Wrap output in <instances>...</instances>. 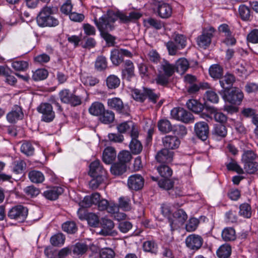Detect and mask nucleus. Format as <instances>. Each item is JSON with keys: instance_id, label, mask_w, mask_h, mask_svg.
Masks as SVG:
<instances>
[{"instance_id": "obj_32", "label": "nucleus", "mask_w": 258, "mask_h": 258, "mask_svg": "<svg viewBox=\"0 0 258 258\" xmlns=\"http://www.w3.org/2000/svg\"><path fill=\"white\" fill-rule=\"evenodd\" d=\"M99 119L100 121L104 124H110L113 122L115 114L111 110L104 109Z\"/></svg>"}, {"instance_id": "obj_31", "label": "nucleus", "mask_w": 258, "mask_h": 258, "mask_svg": "<svg viewBox=\"0 0 258 258\" xmlns=\"http://www.w3.org/2000/svg\"><path fill=\"white\" fill-rule=\"evenodd\" d=\"M210 76L214 79H220L223 74V68L219 64H213L209 70Z\"/></svg>"}, {"instance_id": "obj_21", "label": "nucleus", "mask_w": 258, "mask_h": 258, "mask_svg": "<svg viewBox=\"0 0 258 258\" xmlns=\"http://www.w3.org/2000/svg\"><path fill=\"white\" fill-rule=\"evenodd\" d=\"M175 71L176 67L174 64L169 63V61L165 59H163L161 62L159 72L170 77Z\"/></svg>"}, {"instance_id": "obj_1", "label": "nucleus", "mask_w": 258, "mask_h": 258, "mask_svg": "<svg viewBox=\"0 0 258 258\" xmlns=\"http://www.w3.org/2000/svg\"><path fill=\"white\" fill-rule=\"evenodd\" d=\"M117 17L113 12L108 11L106 14L103 15L99 20L94 19V22L100 32L102 38L108 44L113 45L115 38L108 33V31L114 29L113 23L116 21Z\"/></svg>"}, {"instance_id": "obj_46", "label": "nucleus", "mask_w": 258, "mask_h": 258, "mask_svg": "<svg viewBox=\"0 0 258 258\" xmlns=\"http://www.w3.org/2000/svg\"><path fill=\"white\" fill-rule=\"evenodd\" d=\"M85 219H86L88 224L91 227H96L99 223L98 216L93 213H89L85 215Z\"/></svg>"}, {"instance_id": "obj_6", "label": "nucleus", "mask_w": 258, "mask_h": 258, "mask_svg": "<svg viewBox=\"0 0 258 258\" xmlns=\"http://www.w3.org/2000/svg\"><path fill=\"white\" fill-rule=\"evenodd\" d=\"M37 111L42 114L41 120L45 122H50L55 118V112L51 104L48 103H41L37 107Z\"/></svg>"}, {"instance_id": "obj_55", "label": "nucleus", "mask_w": 258, "mask_h": 258, "mask_svg": "<svg viewBox=\"0 0 258 258\" xmlns=\"http://www.w3.org/2000/svg\"><path fill=\"white\" fill-rule=\"evenodd\" d=\"M34 151L33 147L29 142H24L21 146V151L28 156L32 155Z\"/></svg>"}, {"instance_id": "obj_58", "label": "nucleus", "mask_w": 258, "mask_h": 258, "mask_svg": "<svg viewBox=\"0 0 258 258\" xmlns=\"http://www.w3.org/2000/svg\"><path fill=\"white\" fill-rule=\"evenodd\" d=\"M256 154L252 150L244 151L242 156V160L244 163L252 162L256 159Z\"/></svg>"}, {"instance_id": "obj_11", "label": "nucleus", "mask_w": 258, "mask_h": 258, "mask_svg": "<svg viewBox=\"0 0 258 258\" xmlns=\"http://www.w3.org/2000/svg\"><path fill=\"white\" fill-rule=\"evenodd\" d=\"M175 220L171 218L168 219L171 230H174L179 227V224H182L186 220L187 215L182 209H179L176 211L173 214Z\"/></svg>"}, {"instance_id": "obj_27", "label": "nucleus", "mask_w": 258, "mask_h": 258, "mask_svg": "<svg viewBox=\"0 0 258 258\" xmlns=\"http://www.w3.org/2000/svg\"><path fill=\"white\" fill-rule=\"evenodd\" d=\"M158 12L159 16L163 19L170 17L172 14V8L168 4H160L158 7Z\"/></svg>"}, {"instance_id": "obj_8", "label": "nucleus", "mask_w": 258, "mask_h": 258, "mask_svg": "<svg viewBox=\"0 0 258 258\" xmlns=\"http://www.w3.org/2000/svg\"><path fill=\"white\" fill-rule=\"evenodd\" d=\"M100 224L101 229L99 231V234L103 236H115L117 235V232L113 229L114 224L113 221L110 219L102 218L101 220Z\"/></svg>"}, {"instance_id": "obj_3", "label": "nucleus", "mask_w": 258, "mask_h": 258, "mask_svg": "<svg viewBox=\"0 0 258 258\" xmlns=\"http://www.w3.org/2000/svg\"><path fill=\"white\" fill-rule=\"evenodd\" d=\"M28 213V209L21 205L13 207L8 213V217L19 222H22L26 219Z\"/></svg>"}, {"instance_id": "obj_45", "label": "nucleus", "mask_w": 258, "mask_h": 258, "mask_svg": "<svg viewBox=\"0 0 258 258\" xmlns=\"http://www.w3.org/2000/svg\"><path fill=\"white\" fill-rule=\"evenodd\" d=\"M145 22L150 27L156 29L160 30L164 27V24L160 20L153 18H149L145 20Z\"/></svg>"}, {"instance_id": "obj_25", "label": "nucleus", "mask_w": 258, "mask_h": 258, "mask_svg": "<svg viewBox=\"0 0 258 258\" xmlns=\"http://www.w3.org/2000/svg\"><path fill=\"white\" fill-rule=\"evenodd\" d=\"M108 106L119 113H122L124 108L122 100L117 97H114L107 100Z\"/></svg>"}, {"instance_id": "obj_28", "label": "nucleus", "mask_w": 258, "mask_h": 258, "mask_svg": "<svg viewBox=\"0 0 258 258\" xmlns=\"http://www.w3.org/2000/svg\"><path fill=\"white\" fill-rule=\"evenodd\" d=\"M99 197L100 194L98 192L93 193L91 196H87L84 197L80 204L84 208L90 207L92 204H96V202L99 200Z\"/></svg>"}, {"instance_id": "obj_35", "label": "nucleus", "mask_w": 258, "mask_h": 258, "mask_svg": "<svg viewBox=\"0 0 258 258\" xmlns=\"http://www.w3.org/2000/svg\"><path fill=\"white\" fill-rule=\"evenodd\" d=\"M231 253V248L228 244L221 245L217 251V256L220 258H228Z\"/></svg>"}, {"instance_id": "obj_57", "label": "nucleus", "mask_w": 258, "mask_h": 258, "mask_svg": "<svg viewBox=\"0 0 258 258\" xmlns=\"http://www.w3.org/2000/svg\"><path fill=\"white\" fill-rule=\"evenodd\" d=\"M143 249L145 251L156 253L157 245L154 241H147L144 243Z\"/></svg>"}, {"instance_id": "obj_49", "label": "nucleus", "mask_w": 258, "mask_h": 258, "mask_svg": "<svg viewBox=\"0 0 258 258\" xmlns=\"http://www.w3.org/2000/svg\"><path fill=\"white\" fill-rule=\"evenodd\" d=\"M239 13L241 19L243 21H248L250 17V11L245 5H242L239 7Z\"/></svg>"}, {"instance_id": "obj_13", "label": "nucleus", "mask_w": 258, "mask_h": 258, "mask_svg": "<svg viewBox=\"0 0 258 258\" xmlns=\"http://www.w3.org/2000/svg\"><path fill=\"white\" fill-rule=\"evenodd\" d=\"M174 152L164 148L159 151L155 156L156 161L161 164H168L173 160Z\"/></svg>"}, {"instance_id": "obj_40", "label": "nucleus", "mask_w": 258, "mask_h": 258, "mask_svg": "<svg viewBox=\"0 0 258 258\" xmlns=\"http://www.w3.org/2000/svg\"><path fill=\"white\" fill-rule=\"evenodd\" d=\"M44 18L42 17V20L40 19V26L41 27H55L59 24L58 20L53 16L47 18L46 20H44Z\"/></svg>"}, {"instance_id": "obj_2", "label": "nucleus", "mask_w": 258, "mask_h": 258, "mask_svg": "<svg viewBox=\"0 0 258 258\" xmlns=\"http://www.w3.org/2000/svg\"><path fill=\"white\" fill-rule=\"evenodd\" d=\"M132 96L137 101L143 102L146 98H148L150 102L154 104L157 102L160 97L159 94L155 93L154 90L147 88H143L142 90H134Z\"/></svg>"}, {"instance_id": "obj_60", "label": "nucleus", "mask_w": 258, "mask_h": 258, "mask_svg": "<svg viewBox=\"0 0 258 258\" xmlns=\"http://www.w3.org/2000/svg\"><path fill=\"white\" fill-rule=\"evenodd\" d=\"M244 169L249 174H253L258 169V163L256 162L244 163Z\"/></svg>"}, {"instance_id": "obj_42", "label": "nucleus", "mask_w": 258, "mask_h": 258, "mask_svg": "<svg viewBox=\"0 0 258 258\" xmlns=\"http://www.w3.org/2000/svg\"><path fill=\"white\" fill-rule=\"evenodd\" d=\"M130 148L133 154L137 155L142 152L143 146L140 141L137 139H134L132 140L130 144Z\"/></svg>"}, {"instance_id": "obj_34", "label": "nucleus", "mask_w": 258, "mask_h": 258, "mask_svg": "<svg viewBox=\"0 0 258 258\" xmlns=\"http://www.w3.org/2000/svg\"><path fill=\"white\" fill-rule=\"evenodd\" d=\"M28 176L31 182L36 183H42L44 180L43 174L37 170H32L29 172Z\"/></svg>"}, {"instance_id": "obj_41", "label": "nucleus", "mask_w": 258, "mask_h": 258, "mask_svg": "<svg viewBox=\"0 0 258 258\" xmlns=\"http://www.w3.org/2000/svg\"><path fill=\"white\" fill-rule=\"evenodd\" d=\"M52 14L53 10L51 7L47 6L43 7L37 17V22L38 25H40V19L42 20V17H44V20H46L47 18H49V17L52 16Z\"/></svg>"}, {"instance_id": "obj_15", "label": "nucleus", "mask_w": 258, "mask_h": 258, "mask_svg": "<svg viewBox=\"0 0 258 258\" xmlns=\"http://www.w3.org/2000/svg\"><path fill=\"white\" fill-rule=\"evenodd\" d=\"M195 132L197 137L201 140L206 141L209 136V126L204 121L197 122L195 125Z\"/></svg>"}, {"instance_id": "obj_52", "label": "nucleus", "mask_w": 258, "mask_h": 258, "mask_svg": "<svg viewBox=\"0 0 258 258\" xmlns=\"http://www.w3.org/2000/svg\"><path fill=\"white\" fill-rule=\"evenodd\" d=\"M239 214L244 217L249 218L251 215V211L250 206L247 204L244 203L239 206Z\"/></svg>"}, {"instance_id": "obj_39", "label": "nucleus", "mask_w": 258, "mask_h": 258, "mask_svg": "<svg viewBox=\"0 0 258 258\" xmlns=\"http://www.w3.org/2000/svg\"><path fill=\"white\" fill-rule=\"evenodd\" d=\"M166 164H161L157 169L161 177L164 178H169L172 174V170Z\"/></svg>"}, {"instance_id": "obj_48", "label": "nucleus", "mask_w": 258, "mask_h": 258, "mask_svg": "<svg viewBox=\"0 0 258 258\" xmlns=\"http://www.w3.org/2000/svg\"><path fill=\"white\" fill-rule=\"evenodd\" d=\"M213 133L217 137L224 138L227 135V131L225 125L218 124L215 125Z\"/></svg>"}, {"instance_id": "obj_4", "label": "nucleus", "mask_w": 258, "mask_h": 258, "mask_svg": "<svg viewBox=\"0 0 258 258\" xmlns=\"http://www.w3.org/2000/svg\"><path fill=\"white\" fill-rule=\"evenodd\" d=\"M58 95L60 101L63 103L70 104L72 106H76L80 105L82 103L81 97L68 89L61 90Z\"/></svg>"}, {"instance_id": "obj_26", "label": "nucleus", "mask_w": 258, "mask_h": 258, "mask_svg": "<svg viewBox=\"0 0 258 258\" xmlns=\"http://www.w3.org/2000/svg\"><path fill=\"white\" fill-rule=\"evenodd\" d=\"M186 105L188 109L196 113H199L203 111L204 105L197 100L190 99L186 103Z\"/></svg>"}, {"instance_id": "obj_38", "label": "nucleus", "mask_w": 258, "mask_h": 258, "mask_svg": "<svg viewBox=\"0 0 258 258\" xmlns=\"http://www.w3.org/2000/svg\"><path fill=\"white\" fill-rule=\"evenodd\" d=\"M175 66L177 72L182 73L188 69L189 63L186 59L181 58L176 61Z\"/></svg>"}, {"instance_id": "obj_64", "label": "nucleus", "mask_w": 258, "mask_h": 258, "mask_svg": "<svg viewBox=\"0 0 258 258\" xmlns=\"http://www.w3.org/2000/svg\"><path fill=\"white\" fill-rule=\"evenodd\" d=\"M118 158L119 162L125 164L131 160L132 155L129 151H123L119 153Z\"/></svg>"}, {"instance_id": "obj_50", "label": "nucleus", "mask_w": 258, "mask_h": 258, "mask_svg": "<svg viewBox=\"0 0 258 258\" xmlns=\"http://www.w3.org/2000/svg\"><path fill=\"white\" fill-rule=\"evenodd\" d=\"M65 237L61 233H58L52 236L50 238V242L52 245L55 246L62 245L64 242Z\"/></svg>"}, {"instance_id": "obj_51", "label": "nucleus", "mask_w": 258, "mask_h": 258, "mask_svg": "<svg viewBox=\"0 0 258 258\" xmlns=\"http://www.w3.org/2000/svg\"><path fill=\"white\" fill-rule=\"evenodd\" d=\"M118 207L124 211H129L131 209V200L127 197H120L119 199Z\"/></svg>"}, {"instance_id": "obj_24", "label": "nucleus", "mask_w": 258, "mask_h": 258, "mask_svg": "<svg viewBox=\"0 0 258 258\" xmlns=\"http://www.w3.org/2000/svg\"><path fill=\"white\" fill-rule=\"evenodd\" d=\"M115 15L116 16L117 19L119 18L120 20L123 23H128L133 20H137L142 16L139 13L135 12L130 13L128 16H126L120 12L115 13Z\"/></svg>"}, {"instance_id": "obj_29", "label": "nucleus", "mask_w": 258, "mask_h": 258, "mask_svg": "<svg viewBox=\"0 0 258 258\" xmlns=\"http://www.w3.org/2000/svg\"><path fill=\"white\" fill-rule=\"evenodd\" d=\"M207 109L211 113V118L214 117L215 120L220 123H224L227 121V117L223 113L218 112L213 107H207Z\"/></svg>"}, {"instance_id": "obj_12", "label": "nucleus", "mask_w": 258, "mask_h": 258, "mask_svg": "<svg viewBox=\"0 0 258 258\" xmlns=\"http://www.w3.org/2000/svg\"><path fill=\"white\" fill-rule=\"evenodd\" d=\"M203 243L202 237L195 234L188 235L185 239L186 246L189 249L197 250L201 248Z\"/></svg>"}, {"instance_id": "obj_36", "label": "nucleus", "mask_w": 258, "mask_h": 258, "mask_svg": "<svg viewBox=\"0 0 258 258\" xmlns=\"http://www.w3.org/2000/svg\"><path fill=\"white\" fill-rule=\"evenodd\" d=\"M159 130L162 133L166 134L172 131L173 126L167 119H161L158 122Z\"/></svg>"}, {"instance_id": "obj_22", "label": "nucleus", "mask_w": 258, "mask_h": 258, "mask_svg": "<svg viewBox=\"0 0 258 258\" xmlns=\"http://www.w3.org/2000/svg\"><path fill=\"white\" fill-rule=\"evenodd\" d=\"M235 81V78L233 75L227 73L220 79L219 82L224 91L230 90Z\"/></svg>"}, {"instance_id": "obj_5", "label": "nucleus", "mask_w": 258, "mask_h": 258, "mask_svg": "<svg viewBox=\"0 0 258 258\" xmlns=\"http://www.w3.org/2000/svg\"><path fill=\"white\" fill-rule=\"evenodd\" d=\"M224 99L233 104L239 105L243 98V94L241 90L237 88H232L227 91H224Z\"/></svg>"}, {"instance_id": "obj_30", "label": "nucleus", "mask_w": 258, "mask_h": 258, "mask_svg": "<svg viewBox=\"0 0 258 258\" xmlns=\"http://www.w3.org/2000/svg\"><path fill=\"white\" fill-rule=\"evenodd\" d=\"M105 107L104 105L99 102H95L92 104L89 109V111L90 114L95 116H100L102 114L104 111Z\"/></svg>"}, {"instance_id": "obj_19", "label": "nucleus", "mask_w": 258, "mask_h": 258, "mask_svg": "<svg viewBox=\"0 0 258 258\" xmlns=\"http://www.w3.org/2000/svg\"><path fill=\"white\" fill-rule=\"evenodd\" d=\"M134 71L135 67L133 62L130 60H126L124 63V69L121 72L122 79L131 81L135 76Z\"/></svg>"}, {"instance_id": "obj_18", "label": "nucleus", "mask_w": 258, "mask_h": 258, "mask_svg": "<svg viewBox=\"0 0 258 258\" xmlns=\"http://www.w3.org/2000/svg\"><path fill=\"white\" fill-rule=\"evenodd\" d=\"M162 143L165 149L173 150L179 147L180 141L176 136L168 135L162 139Z\"/></svg>"}, {"instance_id": "obj_9", "label": "nucleus", "mask_w": 258, "mask_h": 258, "mask_svg": "<svg viewBox=\"0 0 258 258\" xmlns=\"http://www.w3.org/2000/svg\"><path fill=\"white\" fill-rule=\"evenodd\" d=\"M132 53L124 49H114L111 52L110 59L112 63L118 66L123 60V56L132 57Z\"/></svg>"}, {"instance_id": "obj_54", "label": "nucleus", "mask_w": 258, "mask_h": 258, "mask_svg": "<svg viewBox=\"0 0 258 258\" xmlns=\"http://www.w3.org/2000/svg\"><path fill=\"white\" fill-rule=\"evenodd\" d=\"M95 69L99 71H101L105 69L107 67V61L104 56H98L95 61Z\"/></svg>"}, {"instance_id": "obj_14", "label": "nucleus", "mask_w": 258, "mask_h": 258, "mask_svg": "<svg viewBox=\"0 0 258 258\" xmlns=\"http://www.w3.org/2000/svg\"><path fill=\"white\" fill-rule=\"evenodd\" d=\"M144 184V179L140 174L130 176L127 180V186L132 190H138L142 189Z\"/></svg>"}, {"instance_id": "obj_23", "label": "nucleus", "mask_w": 258, "mask_h": 258, "mask_svg": "<svg viewBox=\"0 0 258 258\" xmlns=\"http://www.w3.org/2000/svg\"><path fill=\"white\" fill-rule=\"evenodd\" d=\"M116 153L115 149L110 147H107L103 151L102 159L104 163L110 164L115 159Z\"/></svg>"}, {"instance_id": "obj_43", "label": "nucleus", "mask_w": 258, "mask_h": 258, "mask_svg": "<svg viewBox=\"0 0 258 258\" xmlns=\"http://www.w3.org/2000/svg\"><path fill=\"white\" fill-rule=\"evenodd\" d=\"M88 249L87 244L83 243H77L73 247V253L77 255H83Z\"/></svg>"}, {"instance_id": "obj_56", "label": "nucleus", "mask_w": 258, "mask_h": 258, "mask_svg": "<svg viewBox=\"0 0 258 258\" xmlns=\"http://www.w3.org/2000/svg\"><path fill=\"white\" fill-rule=\"evenodd\" d=\"M24 191L27 196L31 198L36 197L40 193L39 189L33 185L26 187Z\"/></svg>"}, {"instance_id": "obj_59", "label": "nucleus", "mask_w": 258, "mask_h": 258, "mask_svg": "<svg viewBox=\"0 0 258 258\" xmlns=\"http://www.w3.org/2000/svg\"><path fill=\"white\" fill-rule=\"evenodd\" d=\"M172 131L176 136L179 137H183L187 134V129L185 126L181 124L173 125Z\"/></svg>"}, {"instance_id": "obj_61", "label": "nucleus", "mask_w": 258, "mask_h": 258, "mask_svg": "<svg viewBox=\"0 0 258 258\" xmlns=\"http://www.w3.org/2000/svg\"><path fill=\"white\" fill-rule=\"evenodd\" d=\"M158 185L160 187L163 189L170 190L173 187V182L169 178H164L159 181Z\"/></svg>"}, {"instance_id": "obj_7", "label": "nucleus", "mask_w": 258, "mask_h": 258, "mask_svg": "<svg viewBox=\"0 0 258 258\" xmlns=\"http://www.w3.org/2000/svg\"><path fill=\"white\" fill-rule=\"evenodd\" d=\"M171 115L173 118L186 123L193 122L194 121L192 114L181 107L172 109Z\"/></svg>"}, {"instance_id": "obj_37", "label": "nucleus", "mask_w": 258, "mask_h": 258, "mask_svg": "<svg viewBox=\"0 0 258 258\" xmlns=\"http://www.w3.org/2000/svg\"><path fill=\"white\" fill-rule=\"evenodd\" d=\"M106 85L110 89L117 88L120 85V79L115 75H111L106 80Z\"/></svg>"}, {"instance_id": "obj_62", "label": "nucleus", "mask_w": 258, "mask_h": 258, "mask_svg": "<svg viewBox=\"0 0 258 258\" xmlns=\"http://www.w3.org/2000/svg\"><path fill=\"white\" fill-rule=\"evenodd\" d=\"M82 83L86 86H94L99 82V79L92 76H87L82 79Z\"/></svg>"}, {"instance_id": "obj_10", "label": "nucleus", "mask_w": 258, "mask_h": 258, "mask_svg": "<svg viewBox=\"0 0 258 258\" xmlns=\"http://www.w3.org/2000/svg\"><path fill=\"white\" fill-rule=\"evenodd\" d=\"M215 29L213 27L205 29L203 33L197 40V43L201 47L206 48L211 43V39L213 36Z\"/></svg>"}, {"instance_id": "obj_44", "label": "nucleus", "mask_w": 258, "mask_h": 258, "mask_svg": "<svg viewBox=\"0 0 258 258\" xmlns=\"http://www.w3.org/2000/svg\"><path fill=\"white\" fill-rule=\"evenodd\" d=\"M222 237L225 241L234 240L235 238V232L232 228H226L222 233Z\"/></svg>"}, {"instance_id": "obj_33", "label": "nucleus", "mask_w": 258, "mask_h": 258, "mask_svg": "<svg viewBox=\"0 0 258 258\" xmlns=\"http://www.w3.org/2000/svg\"><path fill=\"white\" fill-rule=\"evenodd\" d=\"M126 165L125 164L118 162L111 165L110 167L111 173L114 175H120L126 171Z\"/></svg>"}, {"instance_id": "obj_53", "label": "nucleus", "mask_w": 258, "mask_h": 258, "mask_svg": "<svg viewBox=\"0 0 258 258\" xmlns=\"http://www.w3.org/2000/svg\"><path fill=\"white\" fill-rule=\"evenodd\" d=\"M63 230L68 233H75L77 231L76 223L73 221H67L62 225Z\"/></svg>"}, {"instance_id": "obj_16", "label": "nucleus", "mask_w": 258, "mask_h": 258, "mask_svg": "<svg viewBox=\"0 0 258 258\" xmlns=\"http://www.w3.org/2000/svg\"><path fill=\"white\" fill-rule=\"evenodd\" d=\"M89 174L92 177H106V171L100 164L98 160H95L90 164Z\"/></svg>"}, {"instance_id": "obj_63", "label": "nucleus", "mask_w": 258, "mask_h": 258, "mask_svg": "<svg viewBox=\"0 0 258 258\" xmlns=\"http://www.w3.org/2000/svg\"><path fill=\"white\" fill-rule=\"evenodd\" d=\"M12 66L15 70L25 71L28 67V62L23 60L15 61L12 63Z\"/></svg>"}, {"instance_id": "obj_17", "label": "nucleus", "mask_w": 258, "mask_h": 258, "mask_svg": "<svg viewBox=\"0 0 258 258\" xmlns=\"http://www.w3.org/2000/svg\"><path fill=\"white\" fill-rule=\"evenodd\" d=\"M23 117V113L22 108L18 105H15L12 110L7 115V120L11 123L16 122L18 120L22 119Z\"/></svg>"}, {"instance_id": "obj_47", "label": "nucleus", "mask_w": 258, "mask_h": 258, "mask_svg": "<svg viewBox=\"0 0 258 258\" xmlns=\"http://www.w3.org/2000/svg\"><path fill=\"white\" fill-rule=\"evenodd\" d=\"M48 75V71L43 69H37L33 74L32 78L34 81H38L45 79Z\"/></svg>"}, {"instance_id": "obj_20", "label": "nucleus", "mask_w": 258, "mask_h": 258, "mask_svg": "<svg viewBox=\"0 0 258 258\" xmlns=\"http://www.w3.org/2000/svg\"><path fill=\"white\" fill-rule=\"evenodd\" d=\"M63 192V189L62 187L55 186L44 191L43 195L46 199L50 201H54L56 200Z\"/></svg>"}]
</instances>
